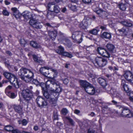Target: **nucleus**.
<instances>
[{"label": "nucleus", "mask_w": 133, "mask_h": 133, "mask_svg": "<svg viewBox=\"0 0 133 133\" xmlns=\"http://www.w3.org/2000/svg\"><path fill=\"white\" fill-rule=\"evenodd\" d=\"M130 96L129 98L130 100L133 102V92H131L129 94Z\"/></svg>", "instance_id": "59"}, {"label": "nucleus", "mask_w": 133, "mask_h": 133, "mask_svg": "<svg viewBox=\"0 0 133 133\" xmlns=\"http://www.w3.org/2000/svg\"><path fill=\"white\" fill-rule=\"evenodd\" d=\"M111 102L113 103V104L116 105L117 107H119L120 106V103L114 100H112Z\"/></svg>", "instance_id": "52"}, {"label": "nucleus", "mask_w": 133, "mask_h": 133, "mask_svg": "<svg viewBox=\"0 0 133 133\" xmlns=\"http://www.w3.org/2000/svg\"><path fill=\"white\" fill-rule=\"evenodd\" d=\"M13 108L15 111L20 114L22 112V107L19 105L14 104L13 105Z\"/></svg>", "instance_id": "15"}, {"label": "nucleus", "mask_w": 133, "mask_h": 133, "mask_svg": "<svg viewBox=\"0 0 133 133\" xmlns=\"http://www.w3.org/2000/svg\"><path fill=\"white\" fill-rule=\"evenodd\" d=\"M122 110L121 116L122 117L131 118L133 116V113L128 108L124 106L120 108Z\"/></svg>", "instance_id": "3"}, {"label": "nucleus", "mask_w": 133, "mask_h": 133, "mask_svg": "<svg viewBox=\"0 0 133 133\" xmlns=\"http://www.w3.org/2000/svg\"><path fill=\"white\" fill-rule=\"evenodd\" d=\"M62 55L69 58H71L73 57V56L71 54L66 52H64Z\"/></svg>", "instance_id": "38"}, {"label": "nucleus", "mask_w": 133, "mask_h": 133, "mask_svg": "<svg viewBox=\"0 0 133 133\" xmlns=\"http://www.w3.org/2000/svg\"><path fill=\"white\" fill-rule=\"evenodd\" d=\"M13 129V127L10 125H7L5 126L4 128V129L6 131L10 132Z\"/></svg>", "instance_id": "33"}, {"label": "nucleus", "mask_w": 133, "mask_h": 133, "mask_svg": "<svg viewBox=\"0 0 133 133\" xmlns=\"http://www.w3.org/2000/svg\"><path fill=\"white\" fill-rule=\"evenodd\" d=\"M116 90L114 89H112V88L108 92V93L110 94L111 95H112L114 96L115 94H116Z\"/></svg>", "instance_id": "42"}, {"label": "nucleus", "mask_w": 133, "mask_h": 133, "mask_svg": "<svg viewBox=\"0 0 133 133\" xmlns=\"http://www.w3.org/2000/svg\"><path fill=\"white\" fill-rule=\"evenodd\" d=\"M116 94H115L114 96L120 98V99H122V97L121 95V94L119 92L116 91Z\"/></svg>", "instance_id": "47"}, {"label": "nucleus", "mask_w": 133, "mask_h": 133, "mask_svg": "<svg viewBox=\"0 0 133 133\" xmlns=\"http://www.w3.org/2000/svg\"><path fill=\"white\" fill-rule=\"evenodd\" d=\"M104 89L106 91V92L108 93V92L111 89L112 87L110 86L109 84H107L105 85V86L103 87Z\"/></svg>", "instance_id": "36"}, {"label": "nucleus", "mask_w": 133, "mask_h": 133, "mask_svg": "<svg viewBox=\"0 0 133 133\" xmlns=\"http://www.w3.org/2000/svg\"><path fill=\"white\" fill-rule=\"evenodd\" d=\"M63 83L65 84H67L69 82V81L68 79L65 78L64 79L62 78L61 79Z\"/></svg>", "instance_id": "55"}, {"label": "nucleus", "mask_w": 133, "mask_h": 133, "mask_svg": "<svg viewBox=\"0 0 133 133\" xmlns=\"http://www.w3.org/2000/svg\"><path fill=\"white\" fill-rule=\"evenodd\" d=\"M42 25L41 23L37 21L36 23L33 25V27L36 29H41L42 28Z\"/></svg>", "instance_id": "30"}, {"label": "nucleus", "mask_w": 133, "mask_h": 133, "mask_svg": "<svg viewBox=\"0 0 133 133\" xmlns=\"http://www.w3.org/2000/svg\"><path fill=\"white\" fill-rule=\"evenodd\" d=\"M12 133H23V131L22 132L20 131L17 129H14L12 130L11 131Z\"/></svg>", "instance_id": "51"}, {"label": "nucleus", "mask_w": 133, "mask_h": 133, "mask_svg": "<svg viewBox=\"0 0 133 133\" xmlns=\"http://www.w3.org/2000/svg\"><path fill=\"white\" fill-rule=\"evenodd\" d=\"M64 43L68 46L69 47L71 46V43L70 41L68 39H64L63 41Z\"/></svg>", "instance_id": "35"}, {"label": "nucleus", "mask_w": 133, "mask_h": 133, "mask_svg": "<svg viewBox=\"0 0 133 133\" xmlns=\"http://www.w3.org/2000/svg\"><path fill=\"white\" fill-rule=\"evenodd\" d=\"M89 32L91 34L94 35H96L98 32V31L97 30L94 29L92 30H90L89 31Z\"/></svg>", "instance_id": "46"}, {"label": "nucleus", "mask_w": 133, "mask_h": 133, "mask_svg": "<svg viewBox=\"0 0 133 133\" xmlns=\"http://www.w3.org/2000/svg\"><path fill=\"white\" fill-rule=\"evenodd\" d=\"M6 94L7 95L11 98H14L16 97V95L14 93H11L10 92L8 91V92H7V93Z\"/></svg>", "instance_id": "43"}, {"label": "nucleus", "mask_w": 133, "mask_h": 133, "mask_svg": "<svg viewBox=\"0 0 133 133\" xmlns=\"http://www.w3.org/2000/svg\"><path fill=\"white\" fill-rule=\"evenodd\" d=\"M28 123L27 121L25 119H23L22 120V124L23 125H26Z\"/></svg>", "instance_id": "58"}, {"label": "nucleus", "mask_w": 133, "mask_h": 133, "mask_svg": "<svg viewBox=\"0 0 133 133\" xmlns=\"http://www.w3.org/2000/svg\"><path fill=\"white\" fill-rule=\"evenodd\" d=\"M53 119L54 120H58V112L57 110L54 112Z\"/></svg>", "instance_id": "41"}, {"label": "nucleus", "mask_w": 133, "mask_h": 133, "mask_svg": "<svg viewBox=\"0 0 133 133\" xmlns=\"http://www.w3.org/2000/svg\"><path fill=\"white\" fill-rule=\"evenodd\" d=\"M106 46L109 51L113 52V51L115 49V46L113 45L108 43L107 44Z\"/></svg>", "instance_id": "26"}, {"label": "nucleus", "mask_w": 133, "mask_h": 133, "mask_svg": "<svg viewBox=\"0 0 133 133\" xmlns=\"http://www.w3.org/2000/svg\"><path fill=\"white\" fill-rule=\"evenodd\" d=\"M45 89L47 90V89H49V92H50L51 93L54 92L55 90L54 88H53L52 85L50 84V81H47L45 83Z\"/></svg>", "instance_id": "12"}, {"label": "nucleus", "mask_w": 133, "mask_h": 133, "mask_svg": "<svg viewBox=\"0 0 133 133\" xmlns=\"http://www.w3.org/2000/svg\"><path fill=\"white\" fill-rule=\"evenodd\" d=\"M117 32H118L122 35H126L128 33L127 29L125 27H123L121 29L117 30Z\"/></svg>", "instance_id": "19"}, {"label": "nucleus", "mask_w": 133, "mask_h": 133, "mask_svg": "<svg viewBox=\"0 0 133 133\" xmlns=\"http://www.w3.org/2000/svg\"><path fill=\"white\" fill-rule=\"evenodd\" d=\"M10 83L15 88L17 89L19 87V84L18 82L17 78L15 76V78L13 80H10Z\"/></svg>", "instance_id": "17"}, {"label": "nucleus", "mask_w": 133, "mask_h": 133, "mask_svg": "<svg viewBox=\"0 0 133 133\" xmlns=\"http://www.w3.org/2000/svg\"><path fill=\"white\" fill-rule=\"evenodd\" d=\"M43 95L45 98L49 99L51 97V93L50 92H48L47 90H45L43 92Z\"/></svg>", "instance_id": "22"}, {"label": "nucleus", "mask_w": 133, "mask_h": 133, "mask_svg": "<svg viewBox=\"0 0 133 133\" xmlns=\"http://www.w3.org/2000/svg\"><path fill=\"white\" fill-rule=\"evenodd\" d=\"M51 68H49L48 67H44L41 68L40 70L39 71L41 74L47 77L48 75L49 74V72L48 70H50Z\"/></svg>", "instance_id": "10"}, {"label": "nucleus", "mask_w": 133, "mask_h": 133, "mask_svg": "<svg viewBox=\"0 0 133 133\" xmlns=\"http://www.w3.org/2000/svg\"><path fill=\"white\" fill-rule=\"evenodd\" d=\"M5 53L10 56H11L12 55V53L9 51H6Z\"/></svg>", "instance_id": "64"}, {"label": "nucleus", "mask_w": 133, "mask_h": 133, "mask_svg": "<svg viewBox=\"0 0 133 133\" xmlns=\"http://www.w3.org/2000/svg\"><path fill=\"white\" fill-rule=\"evenodd\" d=\"M99 67H103L106 65L108 62L107 60L101 57H97L95 59L94 61Z\"/></svg>", "instance_id": "4"}, {"label": "nucleus", "mask_w": 133, "mask_h": 133, "mask_svg": "<svg viewBox=\"0 0 133 133\" xmlns=\"http://www.w3.org/2000/svg\"><path fill=\"white\" fill-rule=\"evenodd\" d=\"M82 1L85 3L88 4L91 2V0H82Z\"/></svg>", "instance_id": "63"}, {"label": "nucleus", "mask_w": 133, "mask_h": 133, "mask_svg": "<svg viewBox=\"0 0 133 133\" xmlns=\"http://www.w3.org/2000/svg\"><path fill=\"white\" fill-rule=\"evenodd\" d=\"M125 78L131 84H133V75L130 71H127L124 75Z\"/></svg>", "instance_id": "7"}, {"label": "nucleus", "mask_w": 133, "mask_h": 133, "mask_svg": "<svg viewBox=\"0 0 133 133\" xmlns=\"http://www.w3.org/2000/svg\"><path fill=\"white\" fill-rule=\"evenodd\" d=\"M120 23L123 25L128 27H131L132 24L130 21L127 20L122 21L120 22Z\"/></svg>", "instance_id": "21"}, {"label": "nucleus", "mask_w": 133, "mask_h": 133, "mask_svg": "<svg viewBox=\"0 0 133 133\" xmlns=\"http://www.w3.org/2000/svg\"><path fill=\"white\" fill-rule=\"evenodd\" d=\"M55 89H54L55 90L54 92L57 93H59L62 91V89L60 87L59 85V84L56 86L55 87Z\"/></svg>", "instance_id": "32"}, {"label": "nucleus", "mask_w": 133, "mask_h": 133, "mask_svg": "<svg viewBox=\"0 0 133 133\" xmlns=\"http://www.w3.org/2000/svg\"><path fill=\"white\" fill-rule=\"evenodd\" d=\"M48 9L50 11L56 13L59 12L60 8L57 5H55L53 3H49L48 5Z\"/></svg>", "instance_id": "8"}, {"label": "nucleus", "mask_w": 133, "mask_h": 133, "mask_svg": "<svg viewBox=\"0 0 133 133\" xmlns=\"http://www.w3.org/2000/svg\"><path fill=\"white\" fill-rule=\"evenodd\" d=\"M121 85L123 88L124 90L127 93H129L130 91L128 85L126 84L125 80H122V81Z\"/></svg>", "instance_id": "18"}, {"label": "nucleus", "mask_w": 133, "mask_h": 133, "mask_svg": "<svg viewBox=\"0 0 133 133\" xmlns=\"http://www.w3.org/2000/svg\"><path fill=\"white\" fill-rule=\"evenodd\" d=\"M85 91L88 94L91 95H94L95 93V88L91 84L86 89Z\"/></svg>", "instance_id": "11"}, {"label": "nucleus", "mask_w": 133, "mask_h": 133, "mask_svg": "<svg viewBox=\"0 0 133 133\" xmlns=\"http://www.w3.org/2000/svg\"><path fill=\"white\" fill-rule=\"evenodd\" d=\"M119 7L120 9L122 10H125L126 8L125 5V4L123 3H121L119 5Z\"/></svg>", "instance_id": "44"}, {"label": "nucleus", "mask_w": 133, "mask_h": 133, "mask_svg": "<svg viewBox=\"0 0 133 133\" xmlns=\"http://www.w3.org/2000/svg\"><path fill=\"white\" fill-rule=\"evenodd\" d=\"M54 14L55 13L52 11H49L48 12L46 16L49 19H51L54 17L55 16Z\"/></svg>", "instance_id": "27"}, {"label": "nucleus", "mask_w": 133, "mask_h": 133, "mask_svg": "<svg viewBox=\"0 0 133 133\" xmlns=\"http://www.w3.org/2000/svg\"><path fill=\"white\" fill-rule=\"evenodd\" d=\"M72 35L74 36L78 43H80L82 42L83 37V33L82 32L80 31H74L72 34Z\"/></svg>", "instance_id": "5"}, {"label": "nucleus", "mask_w": 133, "mask_h": 133, "mask_svg": "<svg viewBox=\"0 0 133 133\" xmlns=\"http://www.w3.org/2000/svg\"><path fill=\"white\" fill-rule=\"evenodd\" d=\"M2 13L3 15L5 16H8L9 15V12L5 10H3Z\"/></svg>", "instance_id": "56"}, {"label": "nucleus", "mask_w": 133, "mask_h": 133, "mask_svg": "<svg viewBox=\"0 0 133 133\" xmlns=\"http://www.w3.org/2000/svg\"><path fill=\"white\" fill-rule=\"evenodd\" d=\"M69 7L70 8V9L72 11H75L76 10V7L75 5H69Z\"/></svg>", "instance_id": "49"}, {"label": "nucleus", "mask_w": 133, "mask_h": 133, "mask_svg": "<svg viewBox=\"0 0 133 133\" xmlns=\"http://www.w3.org/2000/svg\"><path fill=\"white\" fill-rule=\"evenodd\" d=\"M79 82L81 87L83 88L85 91L86 89L88 88L91 85L89 83L85 81L80 80L79 81Z\"/></svg>", "instance_id": "13"}, {"label": "nucleus", "mask_w": 133, "mask_h": 133, "mask_svg": "<svg viewBox=\"0 0 133 133\" xmlns=\"http://www.w3.org/2000/svg\"><path fill=\"white\" fill-rule=\"evenodd\" d=\"M22 94L24 100L27 103H30L32 101L33 95L31 90L26 89L22 91Z\"/></svg>", "instance_id": "2"}, {"label": "nucleus", "mask_w": 133, "mask_h": 133, "mask_svg": "<svg viewBox=\"0 0 133 133\" xmlns=\"http://www.w3.org/2000/svg\"><path fill=\"white\" fill-rule=\"evenodd\" d=\"M18 74L21 79L25 82L28 83L33 79L32 83L33 84L36 85L38 84L39 82L36 79H33L34 74L32 70L22 68L20 69Z\"/></svg>", "instance_id": "1"}, {"label": "nucleus", "mask_w": 133, "mask_h": 133, "mask_svg": "<svg viewBox=\"0 0 133 133\" xmlns=\"http://www.w3.org/2000/svg\"><path fill=\"white\" fill-rule=\"evenodd\" d=\"M23 16L26 19L31 18L33 17V15L28 11H26L24 12L22 14Z\"/></svg>", "instance_id": "16"}, {"label": "nucleus", "mask_w": 133, "mask_h": 133, "mask_svg": "<svg viewBox=\"0 0 133 133\" xmlns=\"http://www.w3.org/2000/svg\"><path fill=\"white\" fill-rule=\"evenodd\" d=\"M21 45L22 46H24L25 45L26 43V42L24 39H21L19 40Z\"/></svg>", "instance_id": "45"}, {"label": "nucleus", "mask_w": 133, "mask_h": 133, "mask_svg": "<svg viewBox=\"0 0 133 133\" xmlns=\"http://www.w3.org/2000/svg\"><path fill=\"white\" fill-rule=\"evenodd\" d=\"M65 118L68 121L71 125L73 126L74 125V122L73 120L70 117H66Z\"/></svg>", "instance_id": "40"}, {"label": "nucleus", "mask_w": 133, "mask_h": 133, "mask_svg": "<svg viewBox=\"0 0 133 133\" xmlns=\"http://www.w3.org/2000/svg\"><path fill=\"white\" fill-rule=\"evenodd\" d=\"M48 100L51 104H55L57 102V99L56 98H54L51 97Z\"/></svg>", "instance_id": "31"}, {"label": "nucleus", "mask_w": 133, "mask_h": 133, "mask_svg": "<svg viewBox=\"0 0 133 133\" xmlns=\"http://www.w3.org/2000/svg\"><path fill=\"white\" fill-rule=\"evenodd\" d=\"M37 103L38 106L40 107H42L47 104V102L45 101L43 98L41 96L37 97L36 99Z\"/></svg>", "instance_id": "9"}, {"label": "nucleus", "mask_w": 133, "mask_h": 133, "mask_svg": "<svg viewBox=\"0 0 133 133\" xmlns=\"http://www.w3.org/2000/svg\"><path fill=\"white\" fill-rule=\"evenodd\" d=\"M97 51L98 53L103 56L107 58L110 57L109 53L104 48L102 47H98L97 49Z\"/></svg>", "instance_id": "6"}, {"label": "nucleus", "mask_w": 133, "mask_h": 133, "mask_svg": "<svg viewBox=\"0 0 133 133\" xmlns=\"http://www.w3.org/2000/svg\"><path fill=\"white\" fill-rule=\"evenodd\" d=\"M51 71L54 73V77H56L58 74V72L55 69H52L51 68L50 69Z\"/></svg>", "instance_id": "54"}, {"label": "nucleus", "mask_w": 133, "mask_h": 133, "mask_svg": "<svg viewBox=\"0 0 133 133\" xmlns=\"http://www.w3.org/2000/svg\"><path fill=\"white\" fill-rule=\"evenodd\" d=\"M61 112L63 115H66L68 113V111L66 108H63Z\"/></svg>", "instance_id": "53"}, {"label": "nucleus", "mask_w": 133, "mask_h": 133, "mask_svg": "<svg viewBox=\"0 0 133 133\" xmlns=\"http://www.w3.org/2000/svg\"><path fill=\"white\" fill-rule=\"evenodd\" d=\"M48 33L51 38L53 40L55 38L57 32L56 31H49Z\"/></svg>", "instance_id": "20"}, {"label": "nucleus", "mask_w": 133, "mask_h": 133, "mask_svg": "<svg viewBox=\"0 0 133 133\" xmlns=\"http://www.w3.org/2000/svg\"><path fill=\"white\" fill-rule=\"evenodd\" d=\"M11 10L13 13V15L16 13L18 14L19 11L15 7L12 8H11Z\"/></svg>", "instance_id": "48"}, {"label": "nucleus", "mask_w": 133, "mask_h": 133, "mask_svg": "<svg viewBox=\"0 0 133 133\" xmlns=\"http://www.w3.org/2000/svg\"><path fill=\"white\" fill-rule=\"evenodd\" d=\"M37 21L36 20L35 18H34L33 17L31 18L30 20L29 23V24L33 27V25L35 24L36 23Z\"/></svg>", "instance_id": "29"}, {"label": "nucleus", "mask_w": 133, "mask_h": 133, "mask_svg": "<svg viewBox=\"0 0 133 133\" xmlns=\"http://www.w3.org/2000/svg\"><path fill=\"white\" fill-rule=\"evenodd\" d=\"M4 76L8 79L10 81V80H13L15 78V76L14 75L7 72H4L3 73Z\"/></svg>", "instance_id": "14"}, {"label": "nucleus", "mask_w": 133, "mask_h": 133, "mask_svg": "<svg viewBox=\"0 0 133 133\" xmlns=\"http://www.w3.org/2000/svg\"><path fill=\"white\" fill-rule=\"evenodd\" d=\"M59 49L57 50V52L59 54L62 55L64 52V49L61 46H58Z\"/></svg>", "instance_id": "34"}, {"label": "nucleus", "mask_w": 133, "mask_h": 133, "mask_svg": "<svg viewBox=\"0 0 133 133\" xmlns=\"http://www.w3.org/2000/svg\"><path fill=\"white\" fill-rule=\"evenodd\" d=\"M101 37L103 38L107 39H109L111 38V34L110 33L107 32H104L101 35Z\"/></svg>", "instance_id": "25"}, {"label": "nucleus", "mask_w": 133, "mask_h": 133, "mask_svg": "<svg viewBox=\"0 0 133 133\" xmlns=\"http://www.w3.org/2000/svg\"><path fill=\"white\" fill-rule=\"evenodd\" d=\"M101 12H102V14H100L99 16L100 17H102L105 16L104 14H105V13L106 12L105 11L102 10Z\"/></svg>", "instance_id": "62"}, {"label": "nucleus", "mask_w": 133, "mask_h": 133, "mask_svg": "<svg viewBox=\"0 0 133 133\" xmlns=\"http://www.w3.org/2000/svg\"><path fill=\"white\" fill-rule=\"evenodd\" d=\"M12 86L10 85L8 86L5 89V92L6 93H7V92H8L7 91V90L8 89H11L12 88Z\"/></svg>", "instance_id": "61"}, {"label": "nucleus", "mask_w": 133, "mask_h": 133, "mask_svg": "<svg viewBox=\"0 0 133 133\" xmlns=\"http://www.w3.org/2000/svg\"><path fill=\"white\" fill-rule=\"evenodd\" d=\"M13 15L15 16L16 18L18 19V18L19 17L20 15L18 12V14L16 13L13 14Z\"/></svg>", "instance_id": "60"}, {"label": "nucleus", "mask_w": 133, "mask_h": 133, "mask_svg": "<svg viewBox=\"0 0 133 133\" xmlns=\"http://www.w3.org/2000/svg\"><path fill=\"white\" fill-rule=\"evenodd\" d=\"M32 57L33 60L37 63H40L41 62L40 58L38 57L35 54H33L32 55Z\"/></svg>", "instance_id": "28"}, {"label": "nucleus", "mask_w": 133, "mask_h": 133, "mask_svg": "<svg viewBox=\"0 0 133 133\" xmlns=\"http://www.w3.org/2000/svg\"><path fill=\"white\" fill-rule=\"evenodd\" d=\"M30 44L32 47L36 49L40 48V45L36 42L35 41H31L30 43Z\"/></svg>", "instance_id": "24"}, {"label": "nucleus", "mask_w": 133, "mask_h": 133, "mask_svg": "<svg viewBox=\"0 0 133 133\" xmlns=\"http://www.w3.org/2000/svg\"><path fill=\"white\" fill-rule=\"evenodd\" d=\"M40 85L42 88L43 92L45 90H46L45 89V84L43 82L41 83L40 84Z\"/></svg>", "instance_id": "50"}, {"label": "nucleus", "mask_w": 133, "mask_h": 133, "mask_svg": "<svg viewBox=\"0 0 133 133\" xmlns=\"http://www.w3.org/2000/svg\"><path fill=\"white\" fill-rule=\"evenodd\" d=\"M79 26L80 28L83 29H85L86 27L84 24H83V21L80 23L79 25Z\"/></svg>", "instance_id": "57"}, {"label": "nucleus", "mask_w": 133, "mask_h": 133, "mask_svg": "<svg viewBox=\"0 0 133 133\" xmlns=\"http://www.w3.org/2000/svg\"><path fill=\"white\" fill-rule=\"evenodd\" d=\"M50 84L52 85L53 88H54L56 86L59 84L58 83L56 82L54 80H52L50 81Z\"/></svg>", "instance_id": "37"}, {"label": "nucleus", "mask_w": 133, "mask_h": 133, "mask_svg": "<svg viewBox=\"0 0 133 133\" xmlns=\"http://www.w3.org/2000/svg\"><path fill=\"white\" fill-rule=\"evenodd\" d=\"M65 118L68 121L71 125L73 126L74 125V122L73 120L70 117H66Z\"/></svg>", "instance_id": "39"}, {"label": "nucleus", "mask_w": 133, "mask_h": 133, "mask_svg": "<svg viewBox=\"0 0 133 133\" xmlns=\"http://www.w3.org/2000/svg\"><path fill=\"white\" fill-rule=\"evenodd\" d=\"M98 82L103 87L106 85L105 80L102 78H99L98 79Z\"/></svg>", "instance_id": "23"}]
</instances>
